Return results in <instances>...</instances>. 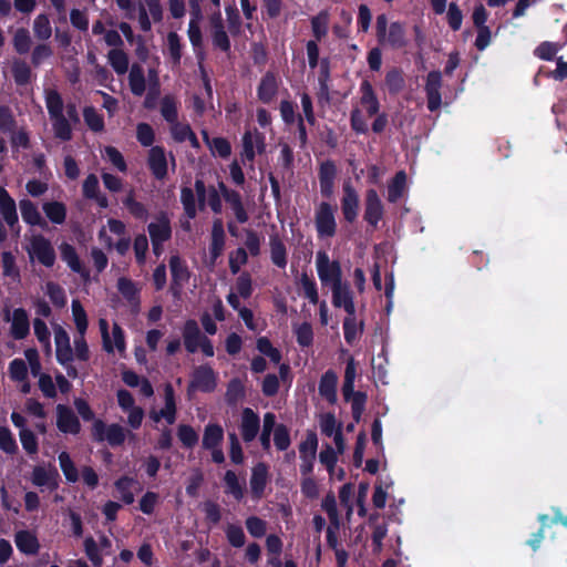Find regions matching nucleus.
Instances as JSON below:
<instances>
[{"mask_svg":"<svg viewBox=\"0 0 567 567\" xmlns=\"http://www.w3.org/2000/svg\"><path fill=\"white\" fill-rule=\"evenodd\" d=\"M406 183V175L404 172H399L389 185L388 199L392 203L396 202L403 194Z\"/></svg>","mask_w":567,"mask_h":567,"instance_id":"bf43d9fd","label":"nucleus"},{"mask_svg":"<svg viewBox=\"0 0 567 567\" xmlns=\"http://www.w3.org/2000/svg\"><path fill=\"white\" fill-rule=\"evenodd\" d=\"M61 259L75 274H79L83 280L90 279V270L81 261L75 247L69 243H62L59 247Z\"/></svg>","mask_w":567,"mask_h":567,"instance_id":"ddd939ff","label":"nucleus"},{"mask_svg":"<svg viewBox=\"0 0 567 567\" xmlns=\"http://www.w3.org/2000/svg\"><path fill=\"white\" fill-rule=\"evenodd\" d=\"M337 384L338 377L332 370L326 371L320 378L318 386L319 394L329 403L337 401Z\"/></svg>","mask_w":567,"mask_h":567,"instance_id":"b1692460","label":"nucleus"},{"mask_svg":"<svg viewBox=\"0 0 567 567\" xmlns=\"http://www.w3.org/2000/svg\"><path fill=\"white\" fill-rule=\"evenodd\" d=\"M217 386V373L209 364H200L194 368L190 381L187 385V394L192 395L199 391L203 393L214 392Z\"/></svg>","mask_w":567,"mask_h":567,"instance_id":"39448f33","label":"nucleus"},{"mask_svg":"<svg viewBox=\"0 0 567 567\" xmlns=\"http://www.w3.org/2000/svg\"><path fill=\"white\" fill-rule=\"evenodd\" d=\"M274 443L278 451H286L291 444L289 429L280 423L275 427Z\"/></svg>","mask_w":567,"mask_h":567,"instance_id":"680f3d73","label":"nucleus"},{"mask_svg":"<svg viewBox=\"0 0 567 567\" xmlns=\"http://www.w3.org/2000/svg\"><path fill=\"white\" fill-rule=\"evenodd\" d=\"M279 78L274 71H267L257 86V97L264 104H270L279 91Z\"/></svg>","mask_w":567,"mask_h":567,"instance_id":"9b49d317","label":"nucleus"},{"mask_svg":"<svg viewBox=\"0 0 567 567\" xmlns=\"http://www.w3.org/2000/svg\"><path fill=\"white\" fill-rule=\"evenodd\" d=\"M226 537L228 543L236 548H240L245 545L246 536L243 528L239 525L229 524L226 528Z\"/></svg>","mask_w":567,"mask_h":567,"instance_id":"69168bd1","label":"nucleus"},{"mask_svg":"<svg viewBox=\"0 0 567 567\" xmlns=\"http://www.w3.org/2000/svg\"><path fill=\"white\" fill-rule=\"evenodd\" d=\"M226 493L234 496L235 499L241 501L244 497V488L238 481L236 473L231 470L226 471L224 475Z\"/></svg>","mask_w":567,"mask_h":567,"instance_id":"8fccbe9b","label":"nucleus"},{"mask_svg":"<svg viewBox=\"0 0 567 567\" xmlns=\"http://www.w3.org/2000/svg\"><path fill=\"white\" fill-rule=\"evenodd\" d=\"M442 76L439 71H432L427 74L425 91L427 96V107L430 111H435L441 106Z\"/></svg>","mask_w":567,"mask_h":567,"instance_id":"412c9836","label":"nucleus"},{"mask_svg":"<svg viewBox=\"0 0 567 567\" xmlns=\"http://www.w3.org/2000/svg\"><path fill=\"white\" fill-rule=\"evenodd\" d=\"M117 290L130 303H138V289L133 280L126 277H121L117 280Z\"/></svg>","mask_w":567,"mask_h":567,"instance_id":"49530a36","label":"nucleus"},{"mask_svg":"<svg viewBox=\"0 0 567 567\" xmlns=\"http://www.w3.org/2000/svg\"><path fill=\"white\" fill-rule=\"evenodd\" d=\"M332 290V303L334 307H344L349 317L343 321V332L344 339L349 344L354 342V302L350 295L349 288L346 284L340 282L334 287H331Z\"/></svg>","mask_w":567,"mask_h":567,"instance_id":"f03ea898","label":"nucleus"},{"mask_svg":"<svg viewBox=\"0 0 567 567\" xmlns=\"http://www.w3.org/2000/svg\"><path fill=\"white\" fill-rule=\"evenodd\" d=\"M123 205L127 208L130 214L136 219L146 220L148 217V210L145 205L137 202L134 197L133 190L123 199Z\"/></svg>","mask_w":567,"mask_h":567,"instance_id":"a18cd8bd","label":"nucleus"},{"mask_svg":"<svg viewBox=\"0 0 567 567\" xmlns=\"http://www.w3.org/2000/svg\"><path fill=\"white\" fill-rule=\"evenodd\" d=\"M136 138L142 146L152 147L155 142V132L148 123H138L136 126Z\"/></svg>","mask_w":567,"mask_h":567,"instance_id":"e2e57ef3","label":"nucleus"},{"mask_svg":"<svg viewBox=\"0 0 567 567\" xmlns=\"http://www.w3.org/2000/svg\"><path fill=\"white\" fill-rule=\"evenodd\" d=\"M344 400L350 403L351 411L354 414V357L350 355L347 360L344 383L342 388Z\"/></svg>","mask_w":567,"mask_h":567,"instance_id":"cd10ccee","label":"nucleus"},{"mask_svg":"<svg viewBox=\"0 0 567 567\" xmlns=\"http://www.w3.org/2000/svg\"><path fill=\"white\" fill-rule=\"evenodd\" d=\"M29 254L47 268L53 267L56 259L51 241L40 234L32 237Z\"/></svg>","mask_w":567,"mask_h":567,"instance_id":"423d86ee","label":"nucleus"},{"mask_svg":"<svg viewBox=\"0 0 567 567\" xmlns=\"http://www.w3.org/2000/svg\"><path fill=\"white\" fill-rule=\"evenodd\" d=\"M204 141L218 154L221 158H228L231 154L230 142L225 137H214L209 140L207 131H203Z\"/></svg>","mask_w":567,"mask_h":567,"instance_id":"c03bdc74","label":"nucleus"},{"mask_svg":"<svg viewBox=\"0 0 567 567\" xmlns=\"http://www.w3.org/2000/svg\"><path fill=\"white\" fill-rule=\"evenodd\" d=\"M329 16L326 11L319 12L311 19V29L315 41H321L328 33Z\"/></svg>","mask_w":567,"mask_h":567,"instance_id":"de8ad7c7","label":"nucleus"},{"mask_svg":"<svg viewBox=\"0 0 567 567\" xmlns=\"http://www.w3.org/2000/svg\"><path fill=\"white\" fill-rule=\"evenodd\" d=\"M109 63L113 70L118 74H125L128 70V56L121 49H112L109 54Z\"/></svg>","mask_w":567,"mask_h":567,"instance_id":"ea45409f","label":"nucleus"},{"mask_svg":"<svg viewBox=\"0 0 567 567\" xmlns=\"http://www.w3.org/2000/svg\"><path fill=\"white\" fill-rule=\"evenodd\" d=\"M337 177V166L333 161L327 159L319 166L318 178L320 193L324 198L330 199L333 195L334 179Z\"/></svg>","mask_w":567,"mask_h":567,"instance_id":"4468645a","label":"nucleus"},{"mask_svg":"<svg viewBox=\"0 0 567 567\" xmlns=\"http://www.w3.org/2000/svg\"><path fill=\"white\" fill-rule=\"evenodd\" d=\"M164 401L165 405L159 410V415L167 422V424L172 425L176 421V400H175V391L172 384L167 383L164 388Z\"/></svg>","mask_w":567,"mask_h":567,"instance_id":"c756f323","label":"nucleus"},{"mask_svg":"<svg viewBox=\"0 0 567 567\" xmlns=\"http://www.w3.org/2000/svg\"><path fill=\"white\" fill-rule=\"evenodd\" d=\"M33 32L37 39L48 40L52 35V28L49 17L45 13L39 14L33 21Z\"/></svg>","mask_w":567,"mask_h":567,"instance_id":"864d4df0","label":"nucleus"},{"mask_svg":"<svg viewBox=\"0 0 567 567\" xmlns=\"http://www.w3.org/2000/svg\"><path fill=\"white\" fill-rule=\"evenodd\" d=\"M17 548L24 555H35L39 551L40 544L34 534L30 530H19L14 535Z\"/></svg>","mask_w":567,"mask_h":567,"instance_id":"393cba45","label":"nucleus"},{"mask_svg":"<svg viewBox=\"0 0 567 567\" xmlns=\"http://www.w3.org/2000/svg\"><path fill=\"white\" fill-rule=\"evenodd\" d=\"M55 355L61 365L73 361V350L70 346L69 333L60 326L54 329Z\"/></svg>","mask_w":567,"mask_h":567,"instance_id":"dca6fc26","label":"nucleus"},{"mask_svg":"<svg viewBox=\"0 0 567 567\" xmlns=\"http://www.w3.org/2000/svg\"><path fill=\"white\" fill-rule=\"evenodd\" d=\"M177 437L185 449H194L199 440L198 433L189 424H179L177 427Z\"/></svg>","mask_w":567,"mask_h":567,"instance_id":"37998d69","label":"nucleus"},{"mask_svg":"<svg viewBox=\"0 0 567 567\" xmlns=\"http://www.w3.org/2000/svg\"><path fill=\"white\" fill-rule=\"evenodd\" d=\"M183 342L186 351L188 353H195L199 349V343L202 342V338L205 337L200 332L198 323L194 319H188L184 323L183 331Z\"/></svg>","mask_w":567,"mask_h":567,"instance_id":"aec40b11","label":"nucleus"},{"mask_svg":"<svg viewBox=\"0 0 567 567\" xmlns=\"http://www.w3.org/2000/svg\"><path fill=\"white\" fill-rule=\"evenodd\" d=\"M318 277L323 287H334L342 282V269L338 260L330 261L326 251H318L316 256Z\"/></svg>","mask_w":567,"mask_h":567,"instance_id":"20e7f679","label":"nucleus"},{"mask_svg":"<svg viewBox=\"0 0 567 567\" xmlns=\"http://www.w3.org/2000/svg\"><path fill=\"white\" fill-rule=\"evenodd\" d=\"M0 213L10 228L18 225L19 218L16 202L2 186H0Z\"/></svg>","mask_w":567,"mask_h":567,"instance_id":"4be33fe9","label":"nucleus"},{"mask_svg":"<svg viewBox=\"0 0 567 567\" xmlns=\"http://www.w3.org/2000/svg\"><path fill=\"white\" fill-rule=\"evenodd\" d=\"M260 430V419L250 408H245L241 414L240 434L246 443L252 442Z\"/></svg>","mask_w":567,"mask_h":567,"instance_id":"f3484780","label":"nucleus"},{"mask_svg":"<svg viewBox=\"0 0 567 567\" xmlns=\"http://www.w3.org/2000/svg\"><path fill=\"white\" fill-rule=\"evenodd\" d=\"M318 449V437L313 431H308L306 439L299 444L300 458L308 456L316 458Z\"/></svg>","mask_w":567,"mask_h":567,"instance_id":"4d7b16f0","label":"nucleus"},{"mask_svg":"<svg viewBox=\"0 0 567 567\" xmlns=\"http://www.w3.org/2000/svg\"><path fill=\"white\" fill-rule=\"evenodd\" d=\"M246 395V389L239 378L231 379L226 389L225 400L229 405H235Z\"/></svg>","mask_w":567,"mask_h":567,"instance_id":"c9c22d12","label":"nucleus"},{"mask_svg":"<svg viewBox=\"0 0 567 567\" xmlns=\"http://www.w3.org/2000/svg\"><path fill=\"white\" fill-rule=\"evenodd\" d=\"M72 316L79 334L84 336L87 330V316L80 300H72Z\"/></svg>","mask_w":567,"mask_h":567,"instance_id":"603ef678","label":"nucleus"},{"mask_svg":"<svg viewBox=\"0 0 567 567\" xmlns=\"http://www.w3.org/2000/svg\"><path fill=\"white\" fill-rule=\"evenodd\" d=\"M42 209L47 218L53 224L62 225L66 219V206L62 202H45Z\"/></svg>","mask_w":567,"mask_h":567,"instance_id":"72a5a7b5","label":"nucleus"},{"mask_svg":"<svg viewBox=\"0 0 567 567\" xmlns=\"http://www.w3.org/2000/svg\"><path fill=\"white\" fill-rule=\"evenodd\" d=\"M83 117L85 124L92 132L100 133L104 131V118L100 113H97L94 106H85L83 109Z\"/></svg>","mask_w":567,"mask_h":567,"instance_id":"79ce46f5","label":"nucleus"},{"mask_svg":"<svg viewBox=\"0 0 567 567\" xmlns=\"http://www.w3.org/2000/svg\"><path fill=\"white\" fill-rule=\"evenodd\" d=\"M30 331V323L28 313L23 308L14 309L12 323H11V334L16 340L24 339Z\"/></svg>","mask_w":567,"mask_h":567,"instance_id":"a878e982","label":"nucleus"},{"mask_svg":"<svg viewBox=\"0 0 567 567\" xmlns=\"http://www.w3.org/2000/svg\"><path fill=\"white\" fill-rule=\"evenodd\" d=\"M134 483V478L128 476H122L115 482V487L121 493L122 501L126 505H131L134 502V494L131 491Z\"/></svg>","mask_w":567,"mask_h":567,"instance_id":"052dcab7","label":"nucleus"},{"mask_svg":"<svg viewBox=\"0 0 567 567\" xmlns=\"http://www.w3.org/2000/svg\"><path fill=\"white\" fill-rule=\"evenodd\" d=\"M361 105L369 115H374L379 111V102L374 95L371 85L368 82L361 84Z\"/></svg>","mask_w":567,"mask_h":567,"instance_id":"58836bf2","label":"nucleus"},{"mask_svg":"<svg viewBox=\"0 0 567 567\" xmlns=\"http://www.w3.org/2000/svg\"><path fill=\"white\" fill-rule=\"evenodd\" d=\"M167 47L169 56L174 64H179L182 58V43L179 35L172 31L167 34Z\"/></svg>","mask_w":567,"mask_h":567,"instance_id":"338daca9","label":"nucleus"},{"mask_svg":"<svg viewBox=\"0 0 567 567\" xmlns=\"http://www.w3.org/2000/svg\"><path fill=\"white\" fill-rule=\"evenodd\" d=\"M336 208L329 203L322 202L316 212V228L320 238L332 237L336 234Z\"/></svg>","mask_w":567,"mask_h":567,"instance_id":"0eeeda50","label":"nucleus"},{"mask_svg":"<svg viewBox=\"0 0 567 567\" xmlns=\"http://www.w3.org/2000/svg\"><path fill=\"white\" fill-rule=\"evenodd\" d=\"M269 476V467L266 463L259 462L251 470L250 492L254 499H260L266 489Z\"/></svg>","mask_w":567,"mask_h":567,"instance_id":"2eb2a0df","label":"nucleus"},{"mask_svg":"<svg viewBox=\"0 0 567 567\" xmlns=\"http://www.w3.org/2000/svg\"><path fill=\"white\" fill-rule=\"evenodd\" d=\"M225 230L224 224L220 218L213 221L210 244H209V258L210 264L214 265L216 260L221 256L225 248Z\"/></svg>","mask_w":567,"mask_h":567,"instance_id":"a211bd4d","label":"nucleus"},{"mask_svg":"<svg viewBox=\"0 0 567 567\" xmlns=\"http://www.w3.org/2000/svg\"><path fill=\"white\" fill-rule=\"evenodd\" d=\"M128 85L133 95L142 96L146 89V81L143 68L134 63L128 73Z\"/></svg>","mask_w":567,"mask_h":567,"instance_id":"2f4dec72","label":"nucleus"},{"mask_svg":"<svg viewBox=\"0 0 567 567\" xmlns=\"http://www.w3.org/2000/svg\"><path fill=\"white\" fill-rule=\"evenodd\" d=\"M45 291L51 302L58 307L63 308L66 305V295L64 289L54 281H48L45 285Z\"/></svg>","mask_w":567,"mask_h":567,"instance_id":"13d9d810","label":"nucleus"},{"mask_svg":"<svg viewBox=\"0 0 567 567\" xmlns=\"http://www.w3.org/2000/svg\"><path fill=\"white\" fill-rule=\"evenodd\" d=\"M224 440V430L217 423H208L204 429L202 446L204 450L220 446Z\"/></svg>","mask_w":567,"mask_h":567,"instance_id":"7c9ffc66","label":"nucleus"},{"mask_svg":"<svg viewBox=\"0 0 567 567\" xmlns=\"http://www.w3.org/2000/svg\"><path fill=\"white\" fill-rule=\"evenodd\" d=\"M20 212L24 223L31 226H47L45 220L42 218L37 205L30 199H21L19 203Z\"/></svg>","mask_w":567,"mask_h":567,"instance_id":"bb28decb","label":"nucleus"},{"mask_svg":"<svg viewBox=\"0 0 567 567\" xmlns=\"http://www.w3.org/2000/svg\"><path fill=\"white\" fill-rule=\"evenodd\" d=\"M44 99L54 136L62 142L71 141L73 136L72 124L80 123L76 104L69 102L64 106L61 94L54 89L45 90Z\"/></svg>","mask_w":567,"mask_h":567,"instance_id":"f257e3e1","label":"nucleus"},{"mask_svg":"<svg viewBox=\"0 0 567 567\" xmlns=\"http://www.w3.org/2000/svg\"><path fill=\"white\" fill-rule=\"evenodd\" d=\"M270 258L278 268L287 266V249L281 238L276 234L269 238Z\"/></svg>","mask_w":567,"mask_h":567,"instance_id":"473e14b6","label":"nucleus"},{"mask_svg":"<svg viewBox=\"0 0 567 567\" xmlns=\"http://www.w3.org/2000/svg\"><path fill=\"white\" fill-rule=\"evenodd\" d=\"M380 41L386 42L394 48L403 47L405 44L403 25L399 22H393L389 28V32L385 33V39Z\"/></svg>","mask_w":567,"mask_h":567,"instance_id":"3c124183","label":"nucleus"},{"mask_svg":"<svg viewBox=\"0 0 567 567\" xmlns=\"http://www.w3.org/2000/svg\"><path fill=\"white\" fill-rule=\"evenodd\" d=\"M13 48L19 54H25L31 49V37L29 30L19 28L13 35Z\"/></svg>","mask_w":567,"mask_h":567,"instance_id":"6e6d98bb","label":"nucleus"},{"mask_svg":"<svg viewBox=\"0 0 567 567\" xmlns=\"http://www.w3.org/2000/svg\"><path fill=\"white\" fill-rule=\"evenodd\" d=\"M147 167L154 178L163 181L167 176L168 163L165 148L159 145L152 146L148 151Z\"/></svg>","mask_w":567,"mask_h":567,"instance_id":"9d476101","label":"nucleus"},{"mask_svg":"<svg viewBox=\"0 0 567 567\" xmlns=\"http://www.w3.org/2000/svg\"><path fill=\"white\" fill-rule=\"evenodd\" d=\"M181 202L183 204V208L185 212V215L193 219L196 217L197 209H196V198L194 190L190 187L184 186L181 189Z\"/></svg>","mask_w":567,"mask_h":567,"instance_id":"5fc2aeb1","label":"nucleus"},{"mask_svg":"<svg viewBox=\"0 0 567 567\" xmlns=\"http://www.w3.org/2000/svg\"><path fill=\"white\" fill-rule=\"evenodd\" d=\"M248 262L247 250L243 247H238L236 250L229 254V269L230 272L236 275L239 272L240 267Z\"/></svg>","mask_w":567,"mask_h":567,"instance_id":"0e129e2a","label":"nucleus"},{"mask_svg":"<svg viewBox=\"0 0 567 567\" xmlns=\"http://www.w3.org/2000/svg\"><path fill=\"white\" fill-rule=\"evenodd\" d=\"M248 533L256 538L265 536L267 530V523L258 516H249L246 522Z\"/></svg>","mask_w":567,"mask_h":567,"instance_id":"774afa93","label":"nucleus"},{"mask_svg":"<svg viewBox=\"0 0 567 567\" xmlns=\"http://www.w3.org/2000/svg\"><path fill=\"white\" fill-rule=\"evenodd\" d=\"M343 200H342V210L344 218L352 223L354 221V188L351 185L350 179L344 182L343 184Z\"/></svg>","mask_w":567,"mask_h":567,"instance_id":"a19ab883","label":"nucleus"},{"mask_svg":"<svg viewBox=\"0 0 567 567\" xmlns=\"http://www.w3.org/2000/svg\"><path fill=\"white\" fill-rule=\"evenodd\" d=\"M91 434L94 442L102 443L106 441L112 447L123 445L126 439L125 429L122 425L117 423L106 425L101 419L94 420Z\"/></svg>","mask_w":567,"mask_h":567,"instance_id":"7ed1b4c3","label":"nucleus"},{"mask_svg":"<svg viewBox=\"0 0 567 567\" xmlns=\"http://www.w3.org/2000/svg\"><path fill=\"white\" fill-rule=\"evenodd\" d=\"M383 214L381 200L375 190H370L367 196V206L364 219L371 225L377 226Z\"/></svg>","mask_w":567,"mask_h":567,"instance_id":"c85d7f7f","label":"nucleus"},{"mask_svg":"<svg viewBox=\"0 0 567 567\" xmlns=\"http://www.w3.org/2000/svg\"><path fill=\"white\" fill-rule=\"evenodd\" d=\"M31 483L37 487H47L52 492L59 488L60 474L54 466L45 468L42 465H37L32 470Z\"/></svg>","mask_w":567,"mask_h":567,"instance_id":"1a4fd4ad","label":"nucleus"},{"mask_svg":"<svg viewBox=\"0 0 567 567\" xmlns=\"http://www.w3.org/2000/svg\"><path fill=\"white\" fill-rule=\"evenodd\" d=\"M60 468L69 483L79 481V471L66 451H62L59 456Z\"/></svg>","mask_w":567,"mask_h":567,"instance_id":"e433bc0d","label":"nucleus"},{"mask_svg":"<svg viewBox=\"0 0 567 567\" xmlns=\"http://www.w3.org/2000/svg\"><path fill=\"white\" fill-rule=\"evenodd\" d=\"M169 269L172 275L169 289L174 296H177L181 293L184 284L189 280L190 274L188 267L177 255L169 258Z\"/></svg>","mask_w":567,"mask_h":567,"instance_id":"f8f14e48","label":"nucleus"},{"mask_svg":"<svg viewBox=\"0 0 567 567\" xmlns=\"http://www.w3.org/2000/svg\"><path fill=\"white\" fill-rule=\"evenodd\" d=\"M11 73L16 84L19 86H24L31 82L32 70L24 60H13L11 65Z\"/></svg>","mask_w":567,"mask_h":567,"instance_id":"f704fd0d","label":"nucleus"},{"mask_svg":"<svg viewBox=\"0 0 567 567\" xmlns=\"http://www.w3.org/2000/svg\"><path fill=\"white\" fill-rule=\"evenodd\" d=\"M147 231L151 237L152 246L169 240L172 237V227L168 217L163 214L157 223L148 224Z\"/></svg>","mask_w":567,"mask_h":567,"instance_id":"5701e85b","label":"nucleus"},{"mask_svg":"<svg viewBox=\"0 0 567 567\" xmlns=\"http://www.w3.org/2000/svg\"><path fill=\"white\" fill-rule=\"evenodd\" d=\"M225 202L230 206L235 218L239 224H245L248 221L249 215L243 204L241 195L237 190L225 198Z\"/></svg>","mask_w":567,"mask_h":567,"instance_id":"4c0bfd02","label":"nucleus"},{"mask_svg":"<svg viewBox=\"0 0 567 567\" xmlns=\"http://www.w3.org/2000/svg\"><path fill=\"white\" fill-rule=\"evenodd\" d=\"M161 114L163 118L172 124L178 121V110L175 97L172 95H165L161 101Z\"/></svg>","mask_w":567,"mask_h":567,"instance_id":"09e8293b","label":"nucleus"},{"mask_svg":"<svg viewBox=\"0 0 567 567\" xmlns=\"http://www.w3.org/2000/svg\"><path fill=\"white\" fill-rule=\"evenodd\" d=\"M320 430L321 433L328 437H333L339 452L343 451V436L341 431V424L337 422L334 414L326 413L320 417Z\"/></svg>","mask_w":567,"mask_h":567,"instance_id":"6ab92c4d","label":"nucleus"},{"mask_svg":"<svg viewBox=\"0 0 567 567\" xmlns=\"http://www.w3.org/2000/svg\"><path fill=\"white\" fill-rule=\"evenodd\" d=\"M56 427L64 434L78 435L81 432L80 420L70 406L56 405Z\"/></svg>","mask_w":567,"mask_h":567,"instance_id":"6e6552de","label":"nucleus"}]
</instances>
